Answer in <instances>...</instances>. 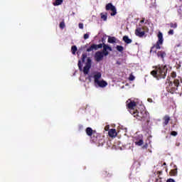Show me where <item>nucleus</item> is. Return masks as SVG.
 I'll return each mask as SVG.
<instances>
[{"label":"nucleus","mask_w":182,"mask_h":182,"mask_svg":"<svg viewBox=\"0 0 182 182\" xmlns=\"http://www.w3.org/2000/svg\"><path fill=\"white\" fill-rule=\"evenodd\" d=\"M171 136H177L178 133H177V132H176V131H172V132H171Z\"/></svg>","instance_id":"473e14b6"},{"label":"nucleus","mask_w":182,"mask_h":182,"mask_svg":"<svg viewBox=\"0 0 182 182\" xmlns=\"http://www.w3.org/2000/svg\"><path fill=\"white\" fill-rule=\"evenodd\" d=\"M143 138L141 139H136V141H134V144H136V146H143Z\"/></svg>","instance_id":"a211bd4d"},{"label":"nucleus","mask_w":182,"mask_h":182,"mask_svg":"<svg viewBox=\"0 0 182 182\" xmlns=\"http://www.w3.org/2000/svg\"><path fill=\"white\" fill-rule=\"evenodd\" d=\"M84 39H89V34L87 33L84 34Z\"/></svg>","instance_id":"f704fd0d"},{"label":"nucleus","mask_w":182,"mask_h":182,"mask_svg":"<svg viewBox=\"0 0 182 182\" xmlns=\"http://www.w3.org/2000/svg\"><path fill=\"white\" fill-rule=\"evenodd\" d=\"M108 43H116V37H109Z\"/></svg>","instance_id":"4be33fe9"},{"label":"nucleus","mask_w":182,"mask_h":182,"mask_svg":"<svg viewBox=\"0 0 182 182\" xmlns=\"http://www.w3.org/2000/svg\"><path fill=\"white\" fill-rule=\"evenodd\" d=\"M102 48H103V50L102 52V55H105V56H107L109 55V51L107 50H109V52H112V47L109 46V45H106L105 43H102Z\"/></svg>","instance_id":"9b49d317"},{"label":"nucleus","mask_w":182,"mask_h":182,"mask_svg":"<svg viewBox=\"0 0 182 182\" xmlns=\"http://www.w3.org/2000/svg\"><path fill=\"white\" fill-rule=\"evenodd\" d=\"M168 26H170V28H172L173 29H176L178 24L177 23H170Z\"/></svg>","instance_id":"b1692460"},{"label":"nucleus","mask_w":182,"mask_h":182,"mask_svg":"<svg viewBox=\"0 0 182 182\" xmlns=\"http://www.w3.org/2000/svg\"><path fill=\"white\" fill-rule=\"evenodd\" d=\"M135 35L136 36H138L139 38H143L144 35H146V32L144 31V29L143 28H136L135 30Z\"/></svg>","instance_id":"f8f14e48"},{"label":"nucleus","mask_w":182,"mask_h":182,"mask_svg":"<svg viewBox=\"0 0 182 182\" xmlns=\"http://www.w3.org/2000/svg\"><path fill=\"white\" fill-rule=\"evenodd\" d=\"M93 77L95 86H98L99 87H106V86H107V82L105 81L104 80H100L102 78V73H95Z\"/></svg>","instance_id":"7ed1b4c3"},{"label":"nucleus","mask_w":182,"mask_h":182,"mask_svg":"<svg viewBox=\"0 0 182 182\" xmlns=\"http://www.w3.org/2000/svg\"><path fill=\"white\" fill-rule=\"evenodd\" d=\"M168 35H169V36H173V35H174V30L170 29V30L168 31Z\"/></svg>","instance_id":"c85d7f7f"},{"label":"nucleus","mask_w":182,"mask_h":182,"mask_svg":"<svg viewBox=\"0 0 182 182\" xmlns=\"http://www.w3.org/2000/svg\"><path fill=\"white\" fill-rule=\"evenodd\" d=\"M95 132L96 131L93 130L91 127H87L85 129V132L89 136V137H91L95 133Z\"/></svg>","instance_id":"4468645a"},{"label":"nucleus","mask_w":182,"mask_h":182,"mask_svg":"<svg viewBox=\"0 0 182 182\" xmlns=\"http://www.w3.org/2000/svg\"><path fill=\"white\" fill-rule=\"evenodd\" d=\"M104 177H107L109 176V173H107V171H104L103 173H102Z\"/></svg>","instance_id":"7c9ffc66"},{"label":"nucleus","mask_w":182,"mask_h":182,"mask_svg":"<svg viewBox=\"0 0 182 182\" xmlns=\"http://www.w3.org/2000/svg\"><path fill=\"white\" fill-rule=\"evenodd\" d=\"M178 86H180V80L174 79L173 81L169 82L167 91L173 95L176 90H178Z\"/></svg>","instance_id":"39448f33"},{"label":"nucleus","mask_w":182,"mask_h":182,"mask_svg":"<svg viewBox=\"0 0 182 182\" xmlns=\"http://www.w3.org/2000/svg\"><path fill=\"white\" fill-rule=\"evenodd\" d=\"M143 22H144V20H141V23H143Z\"/></svg>","instance_id":"79ce46f5"},{"label":"nucleus","mask_w":182,"mask_h":182,"mask_svg":"<svg viewBox=\"0 0 182 182\" xmlns=\"http://www.w3.org/2000/svg\"><path fill=\"white\" fill-rule=\"evenodd\" d=\"M123 41H124V42H125V43H127L128 45H129V43H132V39L129 38V36H124L123 37Z\"/></svg>","instance_id":"6ab92c4d"},{"label":"nucleus","mask_w":182,"mask_h":182,"mask_svg":"<svg viewBox=\"0 0 182 182\" xmlns=\"http://www.w3.org/2000/svg\"><path fill=\"white\" fill-rule=\"evenodd\" d=\"M71 50H72L73 55H75V53H76L77 50V47H76V46H73L71 48Z\"/></svg>","instance_id":"393cba45"},{"label":"nucleus","mask_w":182,"mask_h":182,"mask_svg":"<svg viewBox=\"0 0 182 182\" xmlns=\"http://www.w3.org/2000/svg\"><path fill=\"white\" fill-rule=\"evenodd\" d=\"M131 114H132L136 120L142 122L144 124H149L150 122V114L144 109L138 108L134 112L131 110Z\"/></svg>","instance_id":"f257e3e1"},{"label":"nucleus","mask_w":182,"mask_h":182,"mask_svg":"<svg viewBox=\"0 0 182 182\" xmlns=\"http://www.w3.org/2000/svg\"><path fill=\"white\" fill-rule=\"evenodd\" d=\"M90 139L93 143H98L100 146H103L105 144V139H103V136L98 134L97 132H94V134L90 136Z\"/></svg>","instance_id":"423d86ee"},{"label":"nucleus","mask_w":182,"mask_h":182,"mask_svg":"<svg viewBox=\"0 0 182 182\" xmlns=\"http://www.w3.org/2000/svg\"><path fill=\"white\" fill-rule=\"evenodd\" d=\"M103 48V44H92L88 48H87V52H92L93 50H97V49H102Z\"/></svg>","instance_id":"9d476101"},{"label":"nucleus","mask_w":182,"mask_h":182,"mask_svg":"<svg viewBox=\"0 0 182 182\" xmlns=\"http://www.w3.org/2000/svg\"><path fill=\"white\" fill-rule=\"evenodd\" d=\"M163 120H164V122H163L164 126H167V124H168L171 120L170 116L165 115L163 118Z\"/></svg>","instance_id":"2eb2a0df"},{"label":"nucleus","mask_w":182,"mask_h":182,"mask_svg":"<svg viewBox=\"0 0 182 182\" xmlns=\"http://www.w3.org/2000/svg\"><path fill=\"white\" fill-rule=\"evenodd\" d=\"M65 21H61L60 23V29H65Z\"/></svg>","instance_id":"bb28decb"},{"label":"nucleus","mask_w":182,"mask_h":182,"mask_svg":"<svg viewBox=\"0 0 182 182\" xmlns=\"http://www.w3.org/2000/svg\"><path fill=\"white\" fill-rule=\"evenodd\" d=\"M105 130H106V132H107V130H109V125H107L105 127Z\"/></svg>","instance_id":"58836bf2"},{"label":"nucleus","mask_w":182,"mask_h":182,"mask_svg":"<svg viewBox=\"0 0 182 182\" xmlns=\"http://www.w3.org/2000/svg\"><path fill=\"white\" fill-rule=\"evenodd\" d=\"M78 129L79 130H83V125H81V124L78 125Z\"/></svg>","instance_id":"e433bc0d"},{"label":"nucleus","mask_w":182,"mask_h":182,"mask_svg":"<svg viewBox=\"0 0 182 182\" xmlns=\"http://www.w3.org/2000/svg\"><path fill=\"white\" fill-rule=\"evenodd\" d=\"M116 49L117 50H118V52H120L121 53H122L123 50H124V48H123L122 46H117Z\"/></svg>","instance_id":"5701e85b"},{"label":"nucleus","mask_w":182,"mask_h":182,"mask_svg":"<svg viewBox=\"0 0 182 182\" xmlns=\"http://www.w3.org/2000/svg\"><path fill=\"white\" fill-rule=\"evenodd\" d=\"M82 62L80 61V60H78V68H79V70H80V71H82Z\"/></svg>","instance_id":"c756f323"},{"label":"nucleus","mask_w":182,"mask_h":182,"mask_svg":"<svg viewBox=\"0 0 182 182\" xmlns=\"http://www.w3.org/2000/svg\"><path fill=\"white\" fill-rule=\"evenodd\" d=\"M157 56H158V58L164 59V58H166V52L163 51V50L158 51Z\"/></svg>","instance_id":"f3484780"},{"label":"nucleus","mask_w":182,"mask_h":182,"mask_svg":"<svg viewBox=\"0 0 182 182\" xmlns=\"http://www.w3.org/2000/svg\"><path fill=\"white\" fill-rule=\"evenodd\" d=\"M63 4V0H55V2L53 3L54 6H59V5H62Z\"/></svg>","instance_id":"aec40b11"},{"label":"nucleus","mask_w":182,"mask_h":182,"mask_svg":"<svg viewBox=\"0 0 182 182\" xmlns=\"http://www.w3.org/2000/svg\"><path fill=\"white\" fill-rule=\"evenodd\" d=\"M161 182V180H160V179H156V182Z\"/></svg>","instance_id":"a19ab883"},{"label":"nucleus","mask_w":182,"mask_h":182,"mask_svg":"<svg viewBox=\"0 0 182 182\" xmlns=\"http://www.w3.org/2000/svg\"><path fill=\"white\" fill-rule=\"evenodd\" d=\"M176 46H178H178H181V44H178V45H177Z\"/></svg>","instance_id":"37998d69"},{"label":"nucleus","mask_w":182,"mask_h":182,"mask_svg":"<svg viewBox=\"0 0 182 182\" xmlns=\"http://www.w3.org/2000/svg\"><path fill=\"white\" fill-rule=\"evenodd\" d=\"M117 65H120V63H119V62H117Z\"/></svg>","instance_id":"a18cd8bd"},{"label":"nucleus","mask_w":182,"mask_h":182,"mask_svg":"<svg viewBox=\"0 0 182 182\" xmlns=\"http://www.w3.org/2000/svg\"><path fill=\"white\" fill-rule=\"evenodd\" d=\"M158 41H156V43L154 44L150 50V53H156L155 49H161V47L160 46L161 45H163V42H164V39L163 38V33L161 31H159L158 35H157Z\"/></svg>","instance_id":"20e7f679"},{"label":"nucleus","mask_w":182,"mask_h":182,"mask_svg":"<svg viewBox=\"0 0 182 182\" xmlns=\"http://www.w3.org/2000/svg\"><path fill=\"white\" fill-rule=\"evenodd\" d=\"M136 106H137V104L136 103V102L134 101H132V100L129 99L127 101V108L129 109V113L132 114V110L133 112H135V107Z\"/></svg>","instance_id":"1a4fd4ad"},{"label":"nucleus","mask_w":182,"mask_h":182,"mask_svg":"<svg viewBox=\"0 0 182 182\" xmlns=\"http://www.w3.org/2000/svg\"><path fill=\"white\" fill-rule=\"evenodd\" d=\"M78 27H79L80 29H83V23H80L78 24Z\"/></svg>","instance_id":"72a5a7b5"},{"label":"nucleus","mask_w":182,"mask_h":182,"mask_svg":"<svg viewBox=\"0 0 182 182\" xmlns=\"http://www.w3.org/2000/svg\"><path fill=\"white\" fill-rule=\"evenodd\" d=\"M180 95H182V87H181V92Z\"/></svg>","instance_id":"c03bdc74"},{"label":"nucleus","mask_w":182,"mask_h":182,"mask_svg":"<svg viewBox=\"0 0 182 182\" xmlns=\"http://www.w3.org/2000/svg\"><path fill=\"white\" fill-rule=\"evenodd\" d=\"M86 58H87V54H86V53H83L82 55V62L83 63H85V60H86Z\"/></svg>","instance_id":"a878e982"},{"label":"nucleus","mask_w":182,"mask_h":182,"mask_svg":"<svg viewBox=\"0 0 182 182\" xmlns=\"http://www.w3.org/2000/svg\"><path fill=\"white\" fill-rule=\"evenodd\" d=\"M134 79H135L134 75L131 74L129 75V80L133 81V80H134Z\"/></svg>","instance_id":"2f4dec72"},{"label":"nucleus","mask_w":182,"mask_h":182,"mask_svg":"<svg viewBox=\"0 0 182 182\" xmlns=\"http://www.w3.org/2000/svg\"><path fill=\"white\" fill-rule=\"evenodd\" d=\"M108 135L109 137H116L117 136V132H116V129H112L108 132Z\"/></svg>","instance_id":"dca6fc26"},{"label":"nucleus","mask_w":182,"mask_h":182,"mask_svg":"<svg viewBox=\"0 0 182 182\" xmlns=\"http://www.w3.org/2000/svg\"><path fill=\"white\" fill-rule=\"evenodd\" d=\"M166 182H176V181H174L173 178H169L166 181Z\"/></svg>","instance_id":"c9c22d12"},{"label":"nucleus","mask_w":182,"mask_h":182,"mask_svg":"<svg viewBox=\"0 0 182 182\" xmlns=\"http://www.w3.org/2000/svg\"><path fill=\"white\" fill-rule=\"evenodd\" d=\"M104 57L105 55L102 51H97L95 54V59L96 62H100L101 60H103Z\"/></svg>","instance_id":"ddd939ff"},{"label":"nucleus","mask_w":182,"mask_h":182,"mask_svg":"<svg viewBox=\"0 0 182 182\" xmlns=\"http://www.w3.org/2000/svg\"><path fill=\"white\" fill-rule=\"evenodd\" d=\"M105 9L106 11H111V16L117 15V9H116V6H113L112 3L107 4L105 6Z\"/></svg>","instance_id":"0eeeda50"},{"label":"nucleus","mask_w":182,"mask_h":182,"mask_svg":"<svg viewBox=\"0 0 182 182\" xmlns=\"http://www.w3.org/2000/svg\"><path fill=\"white\" fill-rule=\"evenodd\" d=\"M147 101L149 102V103H153V99L151 98H148Z\"/></svg>","instance_id":"4c0bfd02"},{"label":"nucleus","mask_w":182,"mask_h":182,"mask_svg":"<svg viewBox=\"0 0 182 182\" xmlns=\"http://www.w3.org/2000/svg\"><path fill=\"white\" fill-rule=\"evenodd\" d=\"M171 76L173 79H174L175 77H176L177 76V73L174 71H173L171 73Z\"/></svg>","instance_id":"cd10ccee"},{"label":"nucleus","mask_w":182,"mask_h":182,"mask_svg":"<svg viewBox=\"0 0 182 182\" xmlns=\"http://www.w3.org/2000/svg\"><path fill=\"white\" fill-rule=\"evenodd\" d=\"M100 16H101V19H102L103 21H107V13H101L100 14Z\"/></svg>","instance_id":"412c9836"},{"label":"nucleus","mask_w":182,"mask_h":182,"mask_svg":"<svg viewBox=\"0 0 182 182\" xmlns=\"http://www.w3.org/2000/svg\"><path fill=\"white\" fill-rule=\"evenodd\" d=\"M143 149H147V144L143 146Z\"/></svg>","instance_id":"ea45409f"},{"label":"nucleus","mask_w":182,"mask_h":182,"mask_svg":"<svg viewBox=\"0 0 182 182\" xmlns=\"http://www.w3.org/2000/svg\"><path fill=\"white\" fill-rule=\"evenodd\" d=\"M154 69L151 72V75L154 77L157 80H160L161 79H166V76H167V72L168 71V68L167 65H158L154 66Z\"/></svg>","instance_id":"f03ea898"},{"label":"nucleus","mask_w":182,"mask_h":182,"mask_svg":"<svg viewBox=\"0 0 182 182\" xmlns=\"http://www.w3.org/2000/svg\"><path fill=\"white\" fill-rule=\"evenodd\" d=\"M90 68H92V59L90 57H88L87 58L85 66L83 68L84 75H88L89 70H90Z\"/></svg>","instance_id":"6e6552de"}]
</instances>
